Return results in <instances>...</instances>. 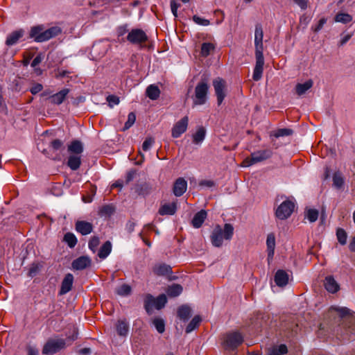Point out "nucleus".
I'll use <instances>...</instances> for the list:
<instances>
[{"label": "nucleus", "mask_w": 355, "mask_h": 355, "mask_svg": "<svg viewBox=\"0 0 355 355\" xmlns=\"http://www.w3.org/2000/svg\"><path fill=\"white\" fill-rule=\"evenodd\" d=\"M78 338V332L74 331L73 334L67 338L69 343L62 338L50 339L47 340L42 349V354L46 355H53L61 349H64L67 345H69Z\"/></svg>", "instance_id": "7ed1b4c3"}, {"label": "nucleus", "mask_w": 355, "mask_h": 355, "mask_svg": "<svg viewBox=\"0 0 355 355\" xmlns=\"http://www.w3.org/2000/svg\"><path fill=\"white\" fill-rule=\"evenodd\" d=\"M114 212V209L112 205H107L103 206L99 210V215L101 216H110Z\"/></svg>", "instance_id": "37998d69"}, {"label": "nucleus", "mask_w": 355, "mask_h": 355, "mask_svg": "<svg viewBox=\"0 0 355 355\" xmlns=\"http://www.w3.org/2000/svg\"><path fill=\"white\" fill-rule=\"evenodd\" d=\"M67 164L72 171L78 170L81 165V156L70 155L68 157Z\"/></svg>", "instance_id": "cd10ccee"}, {"label": "nucleus", "mask_w": 355, "mask_h": 355, "mask_svg": "<svg viewBox=\"0 0 355 355\" xmlns=\"http://www.w3.org/2000/svg\"><path fill=\"white\" fill-rule=\"evenodd\" d=\"M136 193L139 196H147L151 191V187L146 183L137 185L135 189Z\"/></svg>", "instance_id": "4c0bfd02"}, {"label": "nucleus", "mask_w": 355, "mask_h": 355, "mask_svg": "<svg viewBox=\"0 0 355 355\" xmlns=\"http://www.w3.org/2000/svg\"><path fill=\"white\" fill-rule=\"evenodd\" d=\"M234 234V227L230 223H225L223 229L220 225H216L210 236L211 244L216 248H220L223 245V239L230 240Z\"/></svg>", "instance_id": "20e7f679"}, {"label": "nucleus", "mask_w": 355, "mask_h": 355, "mask_svg": "<svg viewBox=\"0 0 355 355\" xmlns=\"http://www.w3.org/2000/svg\"><path fill=\"white\" fill-rule=\"evenodd\" d=\"M155 309V298L151 294H147L144 298V309L148 315H151Z\"/></svg>", "instance_id": "c85d7f7f"}, {"label": "nucleus", "mask_w": 355, "mask_h": 355, "mask_svg": "<svg viewBox=\"0 0 355 355\" xmlns=\"http://www.w3.org/2000/svg\"><path fill=\"white\" fill-rule=\"evenodd\" d=\"M61 33L62 28L60 26H55L45 29L44 25L40 24L31 27L28 37L35 42L42 43L57 37Z\"/></svg>", "instance_id": "f03ea898"}, {"label": "nucleus", "mask_w": 355, "mask_h": 355, "mask_svg": "<svg viewBox=\"0 0 355 355\" xmlns=\"http://www.w3.org/2000/svg\"><path fill=\"white\" fill-rule=\"evenodd\" d=\"M206 130L204 127L200 126L198 128L197 131L193 135V143L196 145H200L202 143L205 138Z\"/></svg>", "instance_id": "7c9ffc66"}, {"label": "nucleus", "mask_w": 355, "mask_h": 355, "mask_svg": "<svg viewBox=\"0 0 355 355\" xmlns=\"http://www.w3.org/2000/svg\"><path fill=\"white\" fill-rule=\"evenodd\" d=\"M155 142V139L153 137H147L142 144V150L144 151H148L152 147Z\"/></svg>", "instance_id": "13d9d810"}, {"label": "nucleus", "mask_w": 355, "mask_h": 355, "mask_svg": "<svg viewBox=\"0 0 355 355\" xmlns=\"http://www.w3.org/2000/svg\"><path fill=\"white\" fill-rule=\"evenodd\" d=\"M191 315V309L187 305H182L180 306L178 309V318L183 320H187Z\"/></svg>", "instance_id": "473e14b6"}, {"label": "nucleus", "mask_w": 355, "mask_h": 355, "mask_svg": "<svg viewBox=\"0 0 355 355\" xmlns=\"http://www.w3.org/2000/svg\"><path fill=\"white\" fill-rule=\"evenodd\" d=\"M112 251V243L110 241L105 242L103 245L100 248L98 252V256L102 259H105Z\"/></svg>", "instance_id": "f704fd0d"}, {"label": "nucleus", "mask_w": 355, "mask_h": 355, "mask_svg": "<svg viewBox=\"0 0 355 355\" xmlns=\"http://www.w3.org/2000/svg\"><path fill=\"white\" fill-rule=\"evenodd\" d=\"M273 153L270 149H263L254 151L250 156L247 157L243 162V166H250L257 163L263 162L272 155Z\"/></svg>", "instance_id": "39448f33"}, {"label": "nucleus", "mask_w": 355, "mask_h": 355, "mask_svg": "<svg viewBox=\"0 0 355 355\" xmlns=\"http://www.w3.org/2000/svg\"><path fill=\"white\" fill-rule=\"evenodd\" d=\"M182 292V287L180 284H173L168 286L166 290L167 295L171 297H175L180 295Z\"/></svg>", "instance_id": "c9c22d12"}, {"label": "nucleus", "mask_w": 355, "mask_h": 355, "mask_svg": "<svg viewBox=\"0 0 355 355\" xmlns=\"http://www.w3.org/2000/svg\"><path fill=\"white\" fill-rule=\"evenodd\" d=\"M49 147L53 154H60L64 150V141L59 139H55L50 142Z\"/></svg>", "instance_id": "72a5a7b5"}, {"label": "nucleus", "mask_w": 355, "mask_h": 355, "mask_svg": "<svg viewBox=\"0 0 355 355\" xmlns=\"http://www.w3.org/2000/svg\"><path fill=\"white\" fill-rule=\"evenodd\" d=\"M268 260H272L275 254V236L274 234L270 233L268 234L266 239Z\"/></svg>", "instance_id": "4be33fe9"}, {"label": "nucleus", "mask_w": 355, "mask_h": 355, "mask_svg": "<svg viewBox=\"0 0 355 355\" xmlns=\"http://www.w3.org/2000/svg\"><path fill=\"white\" fill-rule=\"evenodd\" d=\"M179 6H180V4L176 3L175 1H171V11L175 17H178V9Z\"/></svg>", "instance_id": "69168bd1"}, {"label": "nucleus", "mask_w": 355, "mask_h": 355, "mask_svg": "<svg viewBox=\"0 0 355 355\" xmlns=\"http://www.w3.org/2000/svg\"><path fill=\"white\" fill-rule=\"evenodd\" d=\"M135 226H136L135 222L129 220L126 224L125 228L128 233H132L134 231Z\"/></svg>", "instance_id": "338daca9"}, {"label": "nucleus", "mask_w": 355, "mask_h": 355, "mask_svg": "<svg viewBox=\"0 0 355 355\" xmlns=\"http://www.w3.org/2000/svg\"><path fill=\"white\" fill-rule=\"evenodd\" d=\"M153 271L158 276H165L172 273V268L166 263H158L154 266Z\"/></svg>", "instance_id": "b1692460"}, {"label": "nucleus", "mask_w": 355, "mask_h": 355, "mask_svg": "<svg viewBox=\"0 0 355 355\" xmlns=\"http://www.w3.org/2000/svg\"><path fill=\"white\" fill-rule=\"evenodd\" d=\"M63 241L65 242L70 248H74L78 243L77 238L74 234L71 232H67L64 234Z\"/></svg>", "instance_id": "e433bc0d"}, {"label": "nucleus", "mask_w": 355, "mask_h": 355, "mask_svg": "<svg viewBox=\"0 0 355 355\" xmlns=\"http://www.w3.org/2000/svg\"><path fill=\"white\" fill-rule=\"evenodd\" d=\"M107 101L108 102L109 105L112 107L114 105H118L119 103V98L116 96L109 95L107 97Z\"/></svg>", "instance_id": "052dcab7"}, {"label": "nucleus", "mask_w": 355, "mask_h": 355, "mask_svg": "<svg viewBox=\"0 0 355 355\" xmlns=\"http://www.w3.org/2000/svg\"><path fill=\"white\" fill-rule=\"evenodd\" d=\"M189 117L187 116H184L180 121L175 123L171 130V135L173 138L180 137L183 133H184L188 127Z\"/></svg>", "instance_id": "f8f14e48"}, {"label": "nucleus", "mask_w": 355, "mask_h": 355, "mask_svg": "<svg viewBox=\"0 0 355 355\" xmlns=\"http://www.w3.org/2000/svg\"><path fill=\"white\" fill-rule=\"evenodd\" d=\"M209 85L206 80H202L195 87V94L193 99V105H204L207 100Z\"/></svg>", "instance_id": "423d86ee"}, {"label": "nucleus", "mask_w": 355, "mask_h": 355, "mask_svg": "<svg viewBox=\"0 0 355 355\" xmlns=\"http://www.w3.org/2000/svg\"><path fill=\"white\" fill-rule=\"evenodd\" d=\"M43 154L46 155L48 157L52 159L55 161H60L62 159L61 154L55 153L54 155L53 154L49 155V151L47 150H44L42 151Z\"/></svg>", "instance_id": "0e129e2a"}, {"label": "nucleus", "mask_w": 355, "mask_h": 355, "mask_svg": "<svg viewBox=\"0 0 355 355\" xmlns=\"http://www.w3.org/2000/svg\"><path fill=\"white\" fill-rule=\"evenodd\" d=\"M25 31L22 28L12 31L7 35L5 44L8 46L15 45L24 37Z\"/></svg>", "instance_id": "2eb2a0df"}, {"label": "nucleus", "mask_w": 355, "mask_h": 355, "mask_svg": "<svg viewBox=\"0 0 355 355\" xmlns=\"http://www.w3.org/2000/svg\"><path fill=\"white\" fill-rule=\"evenodd\" d=\"M288 353V348L286 345L282 344L278 347L272 348L269 355H285Z\"/></svg>", "instance_id": "79ce46f5"}, {"label": "nucleus", "mask_w": 355, "mask_h": 355, "mask_svg": "<svg viewBox=\"0 0 355 355\" xmlns=\"http://www.w3.org/2000/svg\"><path fill=\"white\" fill-rule=\"evenodd\" d=\"M310 18L305 14L302 15L300 18V24H304L305 26H307L310 22Z\"/></svg>", "instance_id": "774afa93"}, {"label": "nucleus", "mask_w": 355, "mask_h": 355, "mask_svg": "<svg viewBox=\"0 0 355 355\" xmlns=\"http://www.w3.org/2000/svg\"><path fill=\"white\" fill-rule=\"evenodd\" d=\"M93 225L85 220H77L75 223V230L83 236L88 235L93 232Z\"/></svg>", "instance_id": "ddd939ff"}, {"label": "nucleus", "mask_w": 355, "mask_h": 355, "mask_svg": "<svg viewBox=\"0 0 355 355\" xmlns=\"http://www.w3.org/2000/svg\"><path fill=\"white\" fill-rule=\"evenodd\" d=\"M43 89V86L40 83H35L33 87L30 89V92L32 94L35 95L40 92Z\"/></svg>", "instance_id": "e2e57ef3"}, {"label": "nucleus", "mask_w": 355, "mask_h": 355, "mask_svg": "<svg viewBox=\"0 0 355 355\" xmlns=\"http://www.w3.org/2000/svg\"><path fill=\"white\" fill-rule=\"evenodd\" d=\"M343 320V331L340 328V338L343 340L351 341L355 339V317L350 313V310L346 307L336 309Z\"/></svg>", "instance_id": "f257e3e1"}, {"label": "nucleus", "mask_w": 355, "mask_h": 355, "mask_svg": "<svg viewBox=\"0 0 355 355\" xmlns=\"http://www.w3.org/2000/svg\"><path fill=\"white\" fill-rule=\"evenodd\" d=\"M326 290L331 293H336L340 289V286L332 276H327L324 281Z\"/></svg>", "instance_id": "412c9836"}, {"label": "nucleus", "mask_w": 355, "mask_h": 355, "mask_svg": "<svg viewBox=\"0 0 355 355\" xmlns=\"http://www.w3.org/2000/svg\"><path fill=\"white\" fill-rule=\"evenodd\" d=\"M274 280L278 286L284 287L288 282V275L283 270H278L275 275Z\"/></svg>", "instance_id": "5701e85b"}, {"label": "nucleus", "mask_w": 355, "mask_h": 355, "mask_svg": "<svg viewBox=\"0 0 355 355\" xmlns=\"http://www.w3.org/2000/svg\"><path fill=\"white\" fill-rule=\"evenodd\" d=\"M200 322L201 318L199 315H196L187 326L185 329L186 333L189 334L196 329L198 327Z\"/></svg>", "instance_id": "58836bf2"}, {"label": "nucleus", "mask_w": 355, "mask_h": 355, "mask_svg": "<svg viewBox=\"0 0 355 355\" xmlns=\"http://www.w3.org/2000/svg\"><path fill=\"white\" fill-rule=\"evenodd\" d=\"M131 291L129 285L123 284L116 289V293L121 296H127L130 294Z\"/></svg>", "instance_id": "a18cd8bd"}, {"label": "nucleus", "mask_w": 355, "mask_h": 355, "mask_svg": "<svg viewBox=\"0 0 355 355\" xmlns=\"http://www.w3.org/2000/svg\"><path fill=\"white\" fill-rule=\"evenodd\" d=\"M127 33H129L128 24H124V25L120 26L116 29V33H117L118 37L123 36Z\"/></svg>", "instance_id": "680f3d73"}, {"label": "nucleus", "mask_w": 355, "mask_h": 355, "mask_svg": "<svg viewBox=\"0 0 355 355\" xmlns=\"http://www.w3.org/2000/svg\"><path fill=\"white\" fill-rule=\"evenodd\" d=\"M295 204L290 200L282 202L276 210V216L280 220L288 218L293 212Z\"/></svg>", "instance_id": "1a4fd4ad"}, {"label": "nucleus", "mask_w": 355, "mask_h": 355, "mask_svg": "<svg viewBox=\"0 0 355 355\" xmlns=\"http://www.w3.org/2000/svg\"><path fill=\"white\" fill-rule=\"evenodd\" d=\"M334 185L337 189H340L344 183L343 178L340 173H335L333 176Z\"/></svg>", "instance_id": "603ef678"}, {"label": "nucleus", "mask_w": 355, "mask_h": 355, "mask_svg": "<svg viewBox=\"0 0 355 355\" xmlns=\"http://www.w3.org/2000/svg\"><path fill=\"white\" fill-rule=\"evenodd\" d=\"M84 148L83 143L79 140H73L67 147V150L70 155H80L83 152Z\"/></svg>", "instance_id": "aec40b11"}, {"label": "nucleus", "mask_w": 355, "mask_h": 355, "mask_svg": "<svg viewBox=\"0 0 355 355\" xmlns=\"http://www.w3.org/2000/svg\"><path fill=\"white\" fill-rule=\"evenodd\" d=\"M40 269V266L38 263H33L28 269V276L30 277H33L39 272Z\"/></svg>", "instance_id": "4d7b16f0"}, {"label": "nucleus", "mask_w": 355, "mask_h": 355, "mask_svg": "<svg viewBox=\"0 0 355 355\" xmlns=\"http://www.w3.org/2000/svg\"><path fill=\"white\" fill-rule=\"evenodd\" d=\"M293 130L290 128H281L278 129L275 133L274 137L279 138L280 137L289 136L293 135Z\"/></svg>", "instance_id": "3c124183"}, {"label": "nucleus", "mask_w": 355, "mask_h": 355, "mask_svg": "<svg viewBox=\"0 0 355 355\" xmlns=\"http://www.w3.org/2000/svg\"><path fill=\"white\" fill-rule=\"evenodd\" d=\"M263 51L255 50L256 64L252 75V78L254 81H259L262 77L264 65Z\"/></svg>", "instance_id": "9d476101"}, {"label": "nucleus", "mask_w": 355, "mask_h": 355, "mask_svg": "<svg viewBox=\"0 0 355 355\" xmlns=\"http://www.w3.org/2000/svg\"><path fill=\"white\" fill-rule=\"evenodd\" d=\"M187 182L183 178H178L173 184V193L176 197L182 196L187 191Z\"/></svg>", "instance_id": "4468645a"}, {"label": "nucleus", "mask_w": 355, "mask_h": 355, "mask_svg": "<svg viewBox=\"0 0 355 355\" xmlns=\"http://www.w3.org/2000/svg\"><path fill=\"white\" fill-rule=\"evenodd\" d=\"M177 211V204L175 202L166 203L159 209L158 213L161 216L174 215Z\"/></svg>", "instance_id": "393cba45"}, {"label": "nucleus", "mask_w": 355, "mask_h": 355, "mask_svg": "<svg viewBox=\"0 0 355 355\" xmlns=\"http://www.w3.org/2000/svg\"><path fill=\"white\" fill-rule=\"evenodd\" d=\"M336 236L340 245H345L347 243V234L345 230L338 228L336 231Z\"/></svg>", "instance_id": "c03bdc74"}, {"label": "nucleus", "mask_w": 355, "mask_h": 355, "mask_svg": "<svg viewBox=\"0 0 355 355\" xmlns=\"http://www.w3.org/2000/svg\"><path fill=\"white\" fill-rule=\"evenodd\" d=\"M327 19L325 17L321 18L315 25H313L311 28V31L314 33H318L327 23Z\"/></svg>", "instance_id": "6e6d98bb"}, {"label": "nucleus", "mask_w": 355, "mask_h": 355, "mask_svg": "<svg viewBox=\"0 0 355 355\" xmlns=\"http://www.w3.org/2000/svg\"><path fill=\"white\" fill-rule=\"evenodd\" d=\"M243 342V336L239 331H233L225 335L224 347L226 349L234 350Z\"/></svg>", "instance_id": "6e6552de"}, {"label": "nucleus", "mask_w": 355, "mask_h": 355, "mask_svg": "<svg viewBox=\"0 0 355 355\" xmlns=\"http://www.w3.org/2000/svg\"><path fill=\"white\" fill-rule=\"evenodd\" d=\"M23 80L21 78L16 77L12 82V89L15 92L22 90Z\"/></svg>", "instance_id": "5fc2aeb1"}, {"label": "nucleus", "mask_w": 355, "mask_h": 355, "mask_svg": "<svg viewBox=\"0 0 355 355\" xmlns=\"http://www.w3.org/2000/svg\"><path fill=\"white\" fill-rule=\"evenodd\" d=\"M146 95L151 100H157L160 95V89L155 85H150L146 90Z\"/></svg>", "instance_id": "2f4dec72"}, {"label": "nucleus", "mask_w": 355, "mask_h": 355, "mask_svg": "<svg viewBox=\"0 0 355 355\" xmlns=\"http://www.w3.org/2000/svg\"><path fill=\"white\" fill-rule=\"evenodd\" d=\"M313 85V81L311 79L306 80L304 83H297L295 87V93L298 96H302L310 89Z\"/></svg>", "instance_id": "bb28decb"}, {"label": "nucleus", "mask_w": 355, "mask_h": 355, "mask_svg": "<svg viewBox=\"0 0 355 355\" xmlns=\"http://www.w3.org/2000/svg\"><path fill=\"white\" fill-rule=\"evenodd\" d=\"M100 243V239L98 236H92L88 243V247L91 251L94 253L96 251L97 247Z\"/></svg>", "instance_id": "8fccbe9b"}, {"label": "nucleus", "mask_w": 355, "mask_h": 355, "mask_svg": "<svg viewBox=\"0 0 355 355\" xmlns=\"http://www.w3.org/2000/svg\"><path fill=\"white\" fill-rule=\"evenodd\" d=\"M207 216V213L205 210L202 209L200 211L197 212L191 221L192 225L195 228H199L202 226V223H204L205 220L206 219Z\"/></svg>", "instance_id": "a878e982"}, {"label": "nucleus", "mask_w": 355, "mask_h": 355, "mask_svg": "<svg viewBox=\"0 0 355 355\" xmlns=\"http://www.w3.org/2000/svg\"><path fill=\"white\" fill-rule=\"evenodd\" d=\"M153 324H154L155 329L159 334H162L165 331V324L164 321L162 318H155L153 321Z\"/></svg>", "instance_id": "de8ad7c7"}, {"label": "nucleus", "mask_w": 355, "mask_h": 355, "mask_svg": "<svg viewBox=\"0 0 355 355\" xmlns=\"http://www.w3.org/2000/svg\"><path fill=\"white\" fill-rule=\"evenodd\" d=\"M73 276L71 273H67L65 277H64L62 284L60 290L59 291L60 295H64L69 292L73 286Z\"/></svg>", "instance_id": "f3484780"}, {"label": "nucleus", "mask_w": 355, "mask_h": 355, "mask_svg": "<svg viewBox=\"0 0 355 355\" xmlns=\"http://www.w3.org/2000/svg\"><path fill=\"white\" fill-rule=\"evenodd\" d=\"M336 22L343 24H347L352 20V16L347 13L338 12L336 14L334 18Z\"/></svg>", "instance_id": "ea45409f"}, {"label": "nucleus", "mask_w": 355, "mask_h": 355, "mask_svg": "<svg viewBox=\"0 0 355 355\" xmlns=\"http://www.w3.org/2000/svg\"><path fill=\"white\" fill-rule=\"evenodd\" d=\"M318 211L315 209H309L306 211V217L309 220V222L313 223L318 220Z\"/></svg>", "instance_id": "49530a36"}, {"label": "nucleus", "mask_w": 355, "mask_h": 355, "mask_svg": "<svg viewBox=\"0 0 355 355\" xmlns=\"http://www.w3.org/2000/svg\"><path fill=\"white\" fill-rule=\"evenodd\" d=\"M69 93V89L67 88L62 89L56 94L50 96L47 100L50 103L53 105H60L63 103L67 96Z\"/></svg>", "instance_id": "dca6fc26"}, {"label": "nucleus", "mask_w": 355, "mask_h": 355, "mask_svg": "<svg viewBox=\"0 0 355 355\" xmlns=\"http://www.w3.org/2000/svg\"><path fill=\"white\" fill-rule=\"evenodd\" d=\"M193 21L198 24V25H200V26H209L210 24V22L208 19H204V18H201L197 15H193Z\"/></svg>", "instance_id": "bf43d9fd"}, {"label": "nucleus", "mask_w": 355, "mask_h": 355, "mask_svg": "<svg viewBox=\"0 0 355 355\" xmlns=\"http://www.w3.org/2000/svg\"><path fill=\"white\" fill-rule=\"evenodd\" d=\"M116 330L119 336H126L129 331V326L125 320H119L116 324Z\"/></svg>", "instance_id": "c756f323"}, {"label": "nucleus", "mask_w": 355, "mask_h": 355, "mask_svg": "<svg viewBox=\"0 0 355 355\" xmlns=\"http://www.w3.org/2000/svg\"><path fill=\"white\" fill-rule=\"evenodd\" d=\"M91 259L86 256L80 257L72 262V268L75 270H83L91 265Z\"/></svg>", "instance_id": "6ab92c4d"}, {"label": "nucleus", "mask_w": 355, "mask_h": 355, "mask_svg": "<svg viewBox=\"0 0 355 355\" xmlns=\"http://www.w3.org/2000/svg\"><path fill=\"white\" fill-rule=\"evenodd\" d=\"M126 39L130 44L143 47V44L148 41V37L142 29L132 28L128 33Z\"/></svg>", "instance_id": "0eeeda50"}, {"label": "nucleus", "mask_w": 355, "mask_h": 355, "mask_svg": "<svg viewBox=\"0 0 355 355\" xmlns=\"http://www.w3.org/2000/svg\"><path fill=\"white\" fill-rule=\"evenodd\" d=\"M166 302L167 299L164 294L159 295L157 298H155V309L157 310L162 309L164 307Z\"/></svg>", "instance_id": "09e8293b"}, {"label": "nucleus", "mask_w": 355, "mask_h": 355, "mask_svg": "<svg viewBox=\"0 0 355 355\" xmlns=\"http://www.w3.org/2000/svg\"><path fill=\"white\" fill-rule=\"evenodd\" d=\"M213 86L217 98V103L220 105L226 96V82L223 78L218 77L213 80Z\"/></svg>", "instance_id": "9b49d317"}, {"label": "nucleus", "mask_w": 355, "mask_h": 355, "mask_svg": "<svg viewBox=\"0 0 355 355\" xmlns=\"http://www.w3.org/2000/svg\"><path fill=\"white\" fill-rule=\"evenodd\" d=\"M214 49V46L210 42H204L201 46L200 55L206 58L207 57L211 51Z\"/></svg>", "instance_id": "a19ab883"}, {"label": "nucleus", "mask_w": 355, "mask_h": 355, "mask_svg": "<svg viewBox=\"0 0 355 355\" xmlns=\"http://www.w3.org/2000/svg\"><path fill=\"white\" fill-rule=\"evenodd\" d=\"M263 33L261 24H257L255 26L254 31V46L255 50H263Z\"/></svg>", "instance_id": "a211bd4d"}, {"label": "nucleus", "mask_w": 355, "mask_h": 355, "mask_svg": "<svg viewBox=\"0 0 355 355\" xmlns=\"http://www.w3.org/2000/svg\"><path fill=\"white\" fill-rule=\"evenodd\" d=\"M136 115L134 112H130L128 115V120L125 123L123 130H126L129 129L135 122Z\"/></svg>", "instance_id": "864d4df0"}]
</instances>
